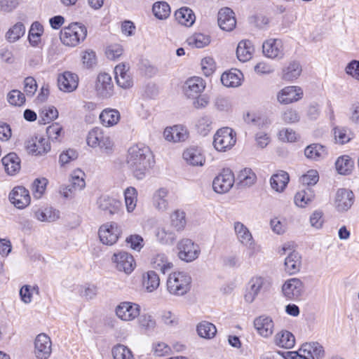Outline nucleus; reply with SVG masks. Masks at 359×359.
I'll list each match as a JSON object with an SVG mask.
<instances>
[{"label":"nucleus","mask_w":359,"mask_h":359,"mask_svg":"<svg viewBox=\"0 0 359 359\" xmlns=\"http://www.w3.org/2000/svg\"><path fill=\"white\" fill-rule=\"evenodd\" d=\"M126 163L133 176L142 180L154 166L155 160L149 147L137 144L128 149Z\"/></svg>","instance_id":"1"},{"label":"nucleus","mask_w":359,"mask_h":359,"mask_svg":"<svg viewBox=\"0 0 359 359\" xmlns=\"http://www.w3.org/2000/svg\"><path fill=\"white\" fill-rule=\"evenodd\" d=\"M191 278L184 271H175L167 280V290L170 294L176 296L186 294L191 288Z\"/></svg>","instance_id":"2"},{"label":"nucleus","mask_w":359,"mask_h":359,"mask_svg":"<svg viewBox=\"0 0 359 359\" xmlns=\"http://www.w3.org/2000/svg\"><path fill=\"white\" fill-rule=\"evenodd\" d=\"M86 36L87 28L81 23L73 22L61 30L60 38L64 45L74 47L84 41Z\"/></svg>","instance_id":"3"},{"label":"nucleus","mask_w":359,"mask_h":359,"mask_svg":"<svg viewBox=\"0 0 359 359\" xmlns=\"http://www.w3.org/2000/svg\"><path fill=\"white\" fill-rule=\"evenodd\" d=\"M290 359H322L325 356L323 346L318 342L304 344L298 352H287Z\"/></svg>","instance_id":"4"},{"label":"nucleus","mask_w":359,"mask_h":359,"mask_svg":"<svg viewBox=\"0 0 359 359\" xmlns=\"http://www.w3.org/2000/svg\"><path fill=\"white\" fill-rule=\"evenodd\" d=\"M86 141L88 145L91 147H99L107 154L112 152L113 143L110 137L104 134L102 129L100 128H94L90 130Z\"/></svg>","instance_id":"5"},{"label":"nucleus","mask_w":359,"mask_h":359,"mask_svg":"<svg viewBox=\"0 0 359 359\" xmlns=\"http://www.w3.org/2000/svg\"><path fill=\"white\" fill-rule=\"evenodd\" d=\"M236 142V133L233 129L226 127L219 129L214 136L213 144L219 151L230 149Z\"/></svg>","instance_id":"6"},{"label":"nucleus","mask_w":359,"mask_h":359,"mask_svg":"<svg viewBox=\"0 0 359 359\" xmlns=\"http://www.w3.org/2000/svg\"><path fill=\"white\" fill-rule=\"evenodd\" d=\"M178 257L186 262H191L196 259L201 249L198 244L189 238H183L177 243Z\"/></svg>","instance_id":"7"},{"label":"nucleus","mask_w":359,"mask_h":359,"mask_svg":"<svg viewBox=\"0 0 359 359\" xmlns=\"http://www.w3.org/2000/svg\"><path fill=\"white\" fill-rule=\"evenodd\" d=\"M292 244L285 243L280 250V255H285L287 251H290L289 255L285 259V270L290 275L297 273L302 266V257L299 253L295 250H292Z\"/></svg>","instance_id":"8"},{"label":"nucleus","mask_w":359,"mask_h":359,"mask_svg":"<svg viewBox=\"0 0 359 359\" xmlns=\"http://www.w3.org/2000/svg\"><path fill=\"white\" fill-rule=\"evenodd\" d=\"M355 201L353 192L348 189H339L335 194L334 205L339 212H346L351 209Z\"/></svg>","instance_id":"9"},{"label":"nucleus","mask_w":359,"mask_h":359,"mask_svg":"<svg viewBox=\"0 0 359 359\" xmlns=\"http://www.w3.org/2000/svg\"><path fill=\"white\" fill-rule=\"evenodd\" d=\"M121 232L118 225L115 222H111L101 226L98 234L103 244L111 245L117 241Z\"/></svg>","instance_id":"10"},{"label":"nucleus","mask_w":359,"mask_h":359,"mask_svg":"<svg viewBox=\"0 0 359 359\" xmlns=\"http://www.w3.org/2000/svg\"><path fill=\"white\" fill-rule=\"evenodd\" d=\"M116 313L123 320H133L140 316V306L133 302H123L117 306Z\"/></svg>","instance_id":"11"},{"label":"nucleus","mask_w":359,"mask_h":359,"mask_svg":"<svg viewBox=\"0 0 359 359\" xmlns=\"http://www.w3.org/2000/svg\"><path fill=\"white\" fill-rule=\"evenodd\" d=\"M97 95L102 98H109L114 93V85L111 77L107 73L99 74L95 83Z\"/></svg>","instance_id":"12"},{"label":"nucleus","mask_w":359,"mask_h":359,"mask_svg":"<svg viewBox=\"0 0 359 359\" xmlns=\"http://www.w3.org/2000/svg\"><path fill=\"white\" fill-rule=\"evenodd\" d=\"M9 201L18 209H24L31 201L29 192L23 187H16L9 194Z\"/></svg>","instance_id":"13"},{"label":"nucleus","mask_w":359,"mask_h":359,"mask_svg":"<svg viewBox=\"0 0 359 359\" xmlns=\"http://www.w3.org/2000/svg\"><path fill=\"white\" fill-rule=\"evenodd\" d=\"M51 353V341L46 334H39L34 341V354L37 359H48Z\"/></svg>","instance_id":"14"},{"label":"nucleus","mask_w":359,"mask_h":359,"mask_svg":"<svg viewBox=\"0 0 359 359\" xmlns=\"http://www.w3.org/2000/svg\"><path fill=\"white\" fill-rule=\"evenodd\" d=\"M26 149L32 155L42 156L50 150V144L47 139L36 136L27 142Z\"/></svg>","instance_id":"15"},{"label":"nucleus","mask_w":359,"mask_h":359,"mask_svg":"<svg viewBox=\"0 0 359 359\" xmlns=\"http://www.w3.org/2000/svg\"><path fill=\"white\" fill-rule=\"evenodd\" d=\"M266 280L262 276H254L250 278L247 284L245 300L248 303H252L257 297L262 289L265 287Z\"/></svg>","instance_id":"16"},{"label":"nucleus","mask_w":359,"mask_h":359,"mask_svg":"<svg viewBox=\"0 0 359 359\" xmlns=\"http://www.w3.org/2000/svg\"><path fill=\"white\" fill-rule=\"evenodd\" d=\"M112 259L116 264V269L120 271L130 274L134 270L135 266L134 258L127 252L115 253Z\"/></svg>","instance_id":"17"},{"label":"nucleus","mask_w":359,"mask_h":359,"mask_svg":"<svg viewBox=\"0 0 359 359\" xmlns=\"http://www.w3.org/2000/svg\"><path fill=\"white\" fill-rule=\"evenodd\" d=\"M303 90L298 86H287L277 95L278 101L280 104H287L297 102L302 98Z\"/></svg>","instance_id":"18"},{"label":"nucleus","mask_w":359,"mask_h":359,"mask_svg":"<svg viewBox=\"0 0 359 359\" xmlns=\"http://www.w3.org/2000/svg\"><path fill=\"white\" fill-rule=\"evenodd\" d=\"M282 291L287 299H297L304 291L303 283L299 278H290L283 284Z\"/></svg>","instance_id":"19"},{"label":"nucleus","mask_w":359,"mask_h":359,"mask_svg":"<svg viewBox=\"0 0 359 359\" xmlns=\"http://www.w3.org/2000/svg\"><path fill=\"white\" fill-rule=\"evenodd\" d=\"M263 53L267 57L281 59L284 55L283 43L280 39H269L262 46Z\"/></svg>","instance_id":"20"},{"label":"nucleus","mask_w":359,"mask_h":359,"mask_svg":"<svg viewBox=\"0 0 359 359\" xmlns=\"http://www.w3.org/2000/svg\"><path fill=\"white\" fill-rule=\"evenodd\" d=\"M79 77L76 74L70 72H65L59 75L57 78V85L60 90L64 92H72L78 86Z\"/></svg>","instance_id":"21"},{"label":"nucleus","mask_w":359,"mask_h":359,"mask_svg":"<svg viewBox=\"0 0 359 359\" xmlns=\"http://www.w3.org/2000/svg\"><path fill=\"white\" fill-rule=\"evenodd\" d=\"M218 25L224 31H231L236 27V20L233 11L229 8H222L218 13Z\"/></svg>","instance_id":"22"},{"label":"nucleus","mask_w":359,"mask_h":359,"mask_svg":"<svg viewBox=\"0 0 359 359\" xmlns=\"http://www.w3.org/2000/svg\"><path fill=\"white\" fill-rule=\"evenodd\" d=\"M233 228L238 241L249 248H253L255 241L248 228L241 222H234Z\"/></svg>","instance_id":"23"},{"label":"nucleus","mask_w":359,"mask_h":359,"mask_svg":"<svg viewBox=\"0 0 359 359\" xmlns=\"http://www.w3.org/2000/svg\"><path fill=\"white\" fill-rule=\"evenodd\" d=\"M254 326L258 334L263 337H269L273 334L274 324L271 318L261 316L254 320Z\"/></svg>","instance_id":"24"},{"label":"nucleus","mask_w":359,"mask_h":359,"mask_svg":"<svg viewBox=\"0 0 359 359\" xmlns=\"http://www.w3.org/2000/svg\"><path fill=\"white\" fill-rule=\"evenodd\" d=\"M205 84L202 78L195 76L189 79L184 85V93L188 97H197L205 89Z\"/></svg>","instance_id":"25"},{"label":"nucleus","mask_w":359,"mask_h":359,"mask_svg":"<svg viewBox=\"0 0 359 359\" xmlns=\"http://www.w3.org/2000/svg\"><path fill=\"white\" fill-rule=\"evenodd\" d=\"M97 203L100 210L104 211L105 214L110 215L117 213L121 206V201L109 196H100Z\"/></svg>","instance_id":"26"},{"label":"nucleus","mask_w":359,"mask_h":359,"mask_svg":"<svg viewBox=\"0 0 359 359\" xmlns=\"http://www.w3.org/2000/svg\"><path fill=\"white\" fill-rule=\"evenodd\" d=\"M317 182L318 181H309L304 189L295 194L294 203L298 207L304 208L313 200L315 194L311 187L316 185Z\"/></svg>","instance_id":"27"},{"label":"nucleus","mask_w":359,"mask_h":359,"mask_svg":"<svg viewBox=\"0 0 359 359\" xmlns=\"http://www.w3.org/2000/svg\"><path fill=\"white\" fill-rule=\"evenodd\" d=\"M128 69L129 68L124 64H119L115 67L114 72L116 83L122 88H129L133 85V81L128 73Z\"/></svg>","instance_id":"28"},{"label":"nucleus","mask_w":359,"mask_h":359,"mask_svg":"<svg viewBox=\"0 0 359 359\" xmlns=\"http://www.w3.org/2000/svg\"><path fill=\"white\" fill-rule=\"evenodd\" d=\"M183 158L187 163L193 166H202L205 161L201 149L195 147L187 149L183 153Z\"/></svg>","instance_id":"29"},{"label":"nucleus","mask_w":359,"mask_h":359,"mask_svg":"<svg viewBox=\"0 0 359 359\" xmlns=\"http://www.w3.org/2000/svg\"><path fill=\"white\" fill-rule=\"evenodd\" d=\"M34 217L40 222H52L60 218V211L51 206H46L34 210Z\"/></svg>","instance_id":"30"},{"label":"nucleus","mask_w":359,"mask_h":359,"mask_svg":"<svg viewBox=\"0 0 359 359\" xmlns=\"http://www.w3.org/2000/svg\"><path fill=\"white\" fill-rule=\"evenodd\" d=\"M165 140L174 142H184L188 137V132L186 128L181 126H175L171 128H166L163 132Z\"/></svg>","instance_id":"31"},{"label":"nucleus","mask_w":359,"mask_h":359,"mask_svg":"<svg viewBox=\"0 0 359 359\" xmlns=\"http://www.w3.org/2000/svg\"><path fill=\"white\" fill-rule=\"evenodd\" d=\"M302 72V66L297 61L293 60L285 65L281 72V79L285 81L297 79Z\"/></svg>","instance_id":"32"},{"label":"nucleus","mask_w":359,"mask_h":359,"mask_svg":"<svg viewBox=\"0 0 359 359\" xmlns=\"http://www.w3.org/2000/svg\"><path fill=\"white\" fill-rule=\"evenodd\" d=\"M175 18L179 24L186 27H191L196 20L194 13L188 7H182L177 10Z\"/></svg>","instance_id":"33"},{"label":"nucleus","mask_w":359,"mask_h":359,"mask_svg":"<svg viewBox=\"0 0 359 359\" xmlns=\"http://www.w3.org/2000/svg\"><path fill=\"white\" fill-rule=\"evenodd\" d=\"M304 154L309 159L320 161L327 156V150L320 144H311L306 147Z\"/></svg>","instance_id":"34"},{"label":"nucleus","mask_w":359,"mask_h":359,"mask_svg":"<svg viewBox=\"0 0 359 359\" xmlns=\"http://www.w3.org/2000/svg\"><path fill=\"white\" fill-rule=\"evenodd\" d=\"M1 161L5 170L10 175H15L20 169V158L15 153L7 154L1 159Z\"/></svg>","instance_id":"35"},{"label":"nucleus","mask_w":359,"mask_h":359,"mask_svg":"<svg viewBox=\"0 0 359 359\" xmlns=\"http://www.w3.org/2000/svg\"><path fill=\"white\" fill-rule=\"evenodd\" d=\"M120 118L121 115L119 111L117 109L110 108L104 109L100 115L102 124L106 127L116 125Z\"/></svg>","instance_id":"36"},{"label":"nucleus","mask_w":359,"mask_h":359,"mask_svg":"<svg viewBox=\"0 0 359 359\" xmlns=\"http://www.w3.org/2000/svg\"><path fill=\"white\" fill-rule=\"evenodd\" d=\"M254 47L250 41H241L237 46L236 55L241 62H245L251 59Z\"/></svg>","instance_id":"37"},{"label":"nucleus","mask_w":359,"mask_h":359,"mask_svg":"<svg viewBox=\"0 0 359 359\" xmlns=\"http://www.w3.org/2000/svg\"><path fill=\"white\" fill-rule=\"evenodd\" d=\"M242 77V72L234 69L233 71L223 73L221 76V81L226 87H237L241 84Z\"/></svg>","instance_id":"38"},{"label":"nucleus","mask_w":359,"mask_h":359,"mask_svg":"<svg viewBox=\"0 0 359 359\" xmlns=\"http://www.w3.org/2000/svg\"><path fill=\"white\" fill-rule=\"evenodd\" d=\"M153 268L160 271L162 273H168L173 267V264L168 261L167 256L163 253L156 255L151 259Z\"/></svg>","instance_id":"39"},{"label":"nucleus","mask_w":359,"mask_h":359,"mask_svg":"<svg viewBox=\"0 0 359 359\" xmlns=\"http://www.w3.org/2000/svg\"><path fill=\"white\" fill-rule=\"evenodd\" d=\"M332 130L335 142L339 144H346L354 137L353 133L347 127L336 126Z\"/></svg>","instance_id":"40"},{"label":"nucleus","mask_w":359,"mask_h":359,"mask_svg":"<svg viewBox=\"0 0 359 359\" xmlns=\"http://www.w3.org/2000/svg\"><path fill=\"white\" fill-rule=\"evenodd\" d=\"M295 339L289 331L283 330L275 336V343L277 346L285 348H291L294 346Z\"/></svg>","instance_id":"41"},{"label":"nucleus","mask_w":359,"mask_h":359,"mask_svg":"<svg viewBox=\"0 0 359 359\" xmlns=\"http://www.w3.org/2000/svg\"><path fill=\"white\" fill-rule=\"evenodd\" d=\"M157 241L163 245H172L177 239L176 233L166 227H159L156 229Z\"/></svg>","instance_id":"42"},{"label":"nucleus","mask_w":359,"mask_h":359,"mask_svg":"<svg viewBox=\"0 0 359 359\" xmlns=\"http://www.w3.org/2000/svg\"><path fill=\"white\" fill-rule=\"evenodd\" d=\"M168 194V191L165 188H160L154 192L153 204L158 210L165 211L168 209V202L165 198Z\"/></svg>","instance_id":"43"},{"label":"nucleus","mask_w":359,"mask_h":359,"mask_svg":"<svg viewBox=\"0 0 359 359\" xmlns=\"http://www.w3.org/2000/svg\"><path fill=\"white\" fill-rule=\"evenodd\" d=\"M354 161L347 155L340 156L335 162L336 169L341 175H349L353 168Z\"/></svg>","instance_id":"44"},{"label":"nucleus","mask_w":359,"mask_h":359,"mask_svg":"<svg viewBox=\"0 0 359 359\" xmlns=\"http://www.w3.org/2000/svg\"><path fill=\"white\" fill-rule=\"evenodd\" d=\"M160 285V278L158 275L154 271H149L144 276L143 286L149 292L156 290Z\"/></svg>","instance_id":"45"},{"label":"nucleus","mask_w":359,"mask_h":359,"mask_svg":"<svg viewBox=\"0 0 359 359\" xmlns=\"http://www.w3.org/2000/svg\"><path fill=\"white\" fill-rule=\"evenodd\" d=\"M170 222L177 231H182L187 225L185 212L181 210L174 211L170 215Z\"/></svg>","instance_id":"46"},{"label":"nucleus","mask_w":359,"mask_h":359,"mask_svg":"<svg viewBox=\"0 0 359 359\" xmlns=\"http://www.w3.org/2000/svg\"><path fill=\"white\" fill-rule=\"evenodd\" d=\"M86 187V181H69V184L62 186L60 188V193L65 198H71L77 190H81Z\"/></svg>","instance_id":"47"},{"label":"nucleus","mask_w":359,"mask_h":359,"mask_svg":"<svg viewBox=\"0 0 359 359\" xmlns=\"http://www.w3.org/2000/svg\"><path fill=\"white\" fill-rule=\"evenodd\" d=\"M43 32V27L39 22H34L29 31L28 39L32 46H37L41 41V36Z\"/></svg>","instance_id":"48"},{"label":"nucleus","mask_w":359,"mask_h":359,"mask_svg":"<svg viewBox=\"0 0 359 359\" xmlns=\"http://www.w3.org/2000/svg\"><path fill=\"white\" fill-rule=\"evenodd\" d=\"M187 43L192 48H201L208 46L210 39L209 36L201 33H196L187 39Z\"/></svg>","instance_id":"49"},{"label":"nucleus","mask_w":359,"mask_h":359,"mask_svg":"<svg viewBox=\"0 0 359 359\" xmlns=\"http://www.w3.org/2000/svg\"><path fill=\"white\" fill-rule=\"evenodd\" d=\"M197 332L203 338L210 339L215 337L217 329L212 323L203 321L197 325Z\"/></svg>","instance_id":"50"},{"label":"nucleus","mask_w":359,"mask_h":359,"mask_svg":"<svg viewBox=\"0 0 359 359\" xmlns=\"http://www.w3.org/2000/svg\"><path fill=\"white\" fill-rule=\"evenodd\" d=\"M25 32V27L24 25L22 22H18L8 29L6 38L9 42L13 43L20 39Z\"/></svg>","instance_id":"51"},{"label":"nucleus","mask_w":359,"mask_h":359,"mask_svg":"<svg viewBox=\"0 0 359 359\" xmlns=\"http://www.w3.org/2000/svg\"><path fill=\"white\" fill-rule=\"evenodd\" d=\"M152 11L154 15L161 20L166 19L170 14V7L165 1L154 3Z\"/></svg>","instance_id":"52"},{"label":"nucleus","mask_w":359,"mask_h":359,"mask_svg":"<svg viewBox=\"0 0 359 359\" xmlns=\"http://www.w3.org/2000/svg\"><path fill=\"white\" fill-rule=\"evenodd\" d=\"M58 117L57 109L53 106L44 107L41 109L40 112L39 123L46 124L49 123Z\"/></svg>","instance_id":"53"},{"label":"nucleus","mask_w":359,"mask_h":359,"mask_svg":"<svg viewBox=\"0 0 359 359\" xmlns=\"http://www.w3.org/2000/svg\"><path fill=\"white\" fill-rule=\"evenodd\" d=\"M137 196V190L134 187H128L124 191L126 206L129 212H133L136 207Z\"/></svg>","instance_id":"54"},{"label":"nucleus","mask_w":359,"mask_h":359,"mask_svg":"<svg viewBox=\"0 0 359 359\" xmlns=\"http://www.w3.org/2000/svg\"><path fill=\"white\" fill-rule=\"evenodd\" d=\"M139 324L147 334L152 333L156 326L155 319L149 314H142L140 316Z\"/></svg>","instance_id":"55"},{"label":"nucleus","mask_w":359,"mask_h":359,"mask_svg":"<svg viewBox=\"0 0 359 359\" xmlns=\"http://www.w3.org/2000/svg\"><path fill=\"white\" fill-rule=\"evenodd\" d=\"M114 359H133L132 352L129 348L122 344H118L112 348Z\"/></svg>","instance_id":"56"},{"label":"nucleus","mask_w":359,"mask_h":359,"mask_svg":"<svg viewBox=\"0 0 359 359\" xmlns=\"http://www.w3.org/2000/svg\"><path fill=\"white\" fill-rule=\"evenodd\" d=\"M8 102L14 106H21L25 102L24 93L18 90H12L7 95Z\"/></svg>","instance_id":"57"},{"label":"nucleus","mask_w":359,"mask_h":359,"mask_svg":"<svg viewBox=\"0 0 359 359\" xmlns=\"http://www.w3.org/2000/svg\"><path fill=\"white\" fill-rule=\"evenodd\" d=\"M235 181H212L213 190L219 194L227 193L233 186Z\"/></svg>","instance_id":"58"},{"label":"nucleus","mask_w":359,"mask_h":359,"mask_svg":"<svg viewBox=\"0 0 359 359\" xmlns=\"http://www.w3.org/2000/svg\"><path fill=\"white\" fill-rule=\"evenodd\" d=\"M62 132V127L58 123H54L49 126L46 129V133L48 138L52 141H60V136Z\"/></svg>","instance_id":"59"},{"label":"nucleus","mask_w":359,"mask_h":359,"mask_svg":"<svg viewBox=\"0 0 359 359\" xmlns=\"http://www.w3.org/2000/svg\"><path fill=\"white\" fill-rule=\"evenodd\" d=\"M126 241L130 245V248L134 250L140 251L144 246L142 237L137 234L128 236Z\"/></svg>","instance_id":"60"},{"label":"nucleus","mask_w":359,"mask_h":359,"mask_svg":"<svg viewBox=\"0 0 359 359\" xmlns=\"http://www.w3.org/2000/svg\"><path fill=\"white\" fill-rule=\"evenodd\" d=\"M282 118L287 123H296L300 120L299 114L293 109H287L282 114Z\"/></svg>","instance_id":"61"},{"label":"nucleus","mask_w":359,"mask_h":359,"mask_svg":"<svg viewBox=\"0 0 359 359\" xmlns=\"http://www.w3.org/2000/svg\"><path fill=\"white\" fill-rule=\"evenodd\" d=\"M78 157V153L76 150L69 149L60 154L59 156V163L61 165H64L71 161L76 159Z\"/></svg>","instance_id":"62"},{"label":"nucleus","mask_w":359,"mask_h":359,"mask_svg":"<svg viewBox=\"0 0 359 359\" xmlns=\"http://www.w3.org/2000/svg\"><path fill=\"white\" fill-rule=\"evenodd\" d=\"M154 354L158 357H163L171 353V348L163 342H158L153 345Z\"/></svg>","instance_id":"63"},{"label":"nucleus","mask_w":359,"mask_h":359,"mask_svg":"<svg viewBox=\"0 0 359 359\" xmlns=\"http://www.w3.org/2000/svg\"><path fill=\"white\" fill-rule=\"evenodd\" d=\"M346 73L351 76L353 78L359 81V61L352 60L350 62L346 69Z\"/></svg>","instance_id":"64"}]
</instances>
